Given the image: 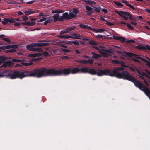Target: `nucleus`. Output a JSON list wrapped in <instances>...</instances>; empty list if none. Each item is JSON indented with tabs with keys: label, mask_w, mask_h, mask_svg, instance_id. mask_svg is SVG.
Listing matches in <instances>:
<instances>
[{
	"label": "nucleus",
	"mask_w": 150,
	"mask_h": 150,
	"mask_svg": "<svg viewBox=\"0 0 150 150\" xmlns=\"http://www.w3.org/2000/svg\"><path fill=\"white\" fill-rule=\"evenodd\" d=\"M68 29H65L62 30L60 33V35H62L65 33H67L69 32Z\"/></svg>",
	"instance_id": "nucleus-29"
},
{
	"label": "nucleus",
	"mask_w": 150,
	"mask_h": 150,
	"mask_svg": "<svg viewBox=\"0 0 150 150\" xmlns=\"http://www.w3.org/2000/svg\"><path fill=\"white\" fill-rule=\"evenodd\" d=\"M69 58L67 56H63L62 57V59H69Z\"/></svg>",
	"instance_id": "nucleus-63"
},
{
	"label": "nucleus",
	"mask_w": 150,
	"mask_h": 150,
	"mask_svg": "<svg viewBox=\"0 0 150 150\" xmlns=\"http://www.w3.org/2000/svg\"><path fill=\"white\" fill-rule=\"evenodd\" d=\"M0 61L2 63H4L5 61V59L4 56H0Z\"/></svg>",
	"instance_id": "nucleus-41"
},
{
	"label": "nucleus",
	"mask_w": 150,
	"mask_h": 150,
	"mask_svg": "<svg viewBox=\"0 0 150 150\" xmlns=\"http://www.w3.org/2000/svg\"><path fill=\"white\" fill-rule=\"evenodd\" d=\"M126 25L129 29L132 30H134V28L131 26L130 24L127 23L126 24Z\"/></svg>",
	"instance_id": "nucleus-44"
},
{
	"label": "nucleus",
	"mask_w": 150,
	"mask_h": 150,
	"mask_svg": "<svg viewBox=\"0 0 150 150\" xmlns=\"http://www.w3.org/2000/svg\"><path fill=\"white\" fill-rule=\"evenodd\" d=\"M84 2H86V4L90 5H93V4H95L96 3L93 1L91 0H83Z\"/></svg>",
	"instance_id": "nucleus-24"
},
{
	"label": "nucleus",
	"mask_w": 150,
	"mask_h": 150,
	"mask_svg": "<svg viewBox=\"0 0 150 150\" xmlns=\"http://www.w3.org/2000/svg\"><path fill=\"white\" fill-rule=\"evenodd\" d=\"M23 61V60H21L20 59H13L12 60V62H21Z\"/></svg>",
	"instance_id": "nucleus-48"
},
{
	"label": "nucleus",
	"mask_w": 150,
	"mask_h": 150,
	"mask_svg": "<svg viewBox=\"0 0 150 150\" xmlns=\"http://www.w3.org/2000/svg\"><path fill=\"white\" fill-rule=\"evenodd\" d=\"M96 38H103V36L101 35L98 34L96 36Z\"/></svg>",
	"instance_id": "nucleus-56"
},
{
	"label": "nucleus",
	"mask_w": 150,
	"mask_h": 150,
	"mask_svg": "<svg viewBox=\"0 0 150 150\" xmlns=\"http://www.w3.org/2000/svg\"><path fill=\"white\" fill-rule=\"evenodd\" d=\"M85 8L87 11H85L87 14L90 15H92L93 13V12L91 11L93 9V8L92 7H90L89 6H86Z\"/></svg>",
	"instance_id": "nucleus-15"
},
{
	"label": "nucleus",
	"mask_w": 150,
	"mask_h": 150,
	"mask_svg": "<svg viewBox=\"0 0 150 150\" xmlns=\"http://www.w3.org/2000/svg\"><path fill=\"white\" fill-rule=\"evenodd\" d=\"M145 62L146 63L147 65L150 68V62L146 60Z\"/></svg>",
	"instance_id": "nucleus-57"
},
{
	"label": "nucleus",
	"mask_w": 150,
	"mask_h": 150,
	"mask_svg": "<svg viewBox=\"0 0 150 150\" xmlns=\"http://www.w3.org/2000/svg\"><path fill=\"white\" fill-rule=\"evenodd\" d=\"M24 12L26 15H29L35 13V12L31 9H28L27 10L25 11Z\"/></svg>",
	"instance_id": "nucleus-22"
},
{
	"label": "nucleus",
	"mask_w": 150,
	"mask_h": 150,
	"mask_svg": "<svg viewBox=\"0 0 150 150\" xmlns=\"http://www.w3.org/2000/svg\"><path fill=\"white\" fill-rule=\"evenodd\" d=\"M126 42L127 43L131 42V43H134L135 42V41L133 40H127L126 41Z\"/></svg>",
	"instance_id": "nucleus-62"
},
{
	"label": "nucleus",
	"mask_w": 150,
	"mask_h": 150,
	"mask_svg": "<svg viewBox=\"0 0 150 150\" xmlns=\"http://www.w3.org/2000/svg\"><path fill=\"white\" fill-rule=\"evenodd\" d=\"M64 17L63 16H61L60 17H59V21H63L64 20Z\"/></svg>",
	"instance_id": "nucleus-53"
},
{
	"label": "nucleus",
	"mask_w": 150,
	"mask_h": 150,
	"mask_svg": "<svg viewBox=\"0 0 150 150\" xmlns=\"http://www.w3.org/2000/svg\"><path fill=\"white\" fill-rule=\"evenodd\" d=\"M87 60H80L78 62L79 63L83 64H86L87 63Z\"/></svg>",
	"instance_id": "nucleus-42"
},
{
	"label": "nucleus",
	"mask_w": 150,
	"mask_h": 150,
	"mask_svg": "<svg viewBox=\"0 0 150 150\" xmlns=\"http://www.w3.org/2000/svg\"><path fill=\"white\" fill-rule=\"evenodd\" d=\"M73 44H74L75 45H80V44L79 42L78 41H74L73 42Z\"/></svg>",
	"instance_id": "nucleus-55"
},
{
	"label": "nucleus",
	"mask_w": 150,
	"mask_h": 150,
	"mask_svg": "<svg viewBox=\"0 0 150 150\" xmlns=\"http://www.w3.org/2000/svg\"><path fill=\"white\" fill-rule=\"evenodd\" d=\"M108 76L111 77H115L123 79L125 80H127L132 82L135 86L138 87L141 84V83L139 81L133 77L130 73L126 71H123L122 72L114 71V73L111 72V70H110Z\"/></svg>",
	"instance_id": "nucleus-3"
},
{
	"label": "nucleus",
	"mask_w": 150,
	"mask_h": 150,
	"mask_svg": "<svg viewBox=\"0 0 150 150\" xmlns=\"http://www.w3.org/2000/svg\"><path fill=\"white\" fill-rule=\"evenodd\" d=\"M2 39L4 40V41H6V42H11V40L8 38H3Z\"/></svg>",
	"instance_id": "nucleus-51"
},
{
	"label": "nucleus",
	"mask_w": 150,
	"mask_h": 150,
	"mask_svg": "<svg viewBox=\"0 0 150 150\" xmlns=\"http://www.w3.org/2000/svg\"><path fill=\"white\" fill-rule=\"evenodd\" d=\"M126 6H128L130 8H131L132 9L134 10H137V11H139V8H135L131 4H126Z\"/></svg>",
	"instance_id": "nucleus-27"
},
{
	"label": "nucleus",
	"mask_w": 150,
	"mask_h": 150,
	"mask_svg": "<svg viewBox=\"0 0 150 150\" xmlns=\"http://www.w3.org/2000/svg\"><path fill=\"white\" fill-rule=\"evenodd\" d=\"M100 20L103 21H106L107 20H106L105 18H104V17L102 16H100Z\"/></svg>",
	"instance_id": "nucleus-60"
},
{
	"label": "nucleus",
	"mask_w": 150,
	"mask_h": 150,
	"mask_svg": "<svg viewBox=\"0 0 150 150\" xmlns=\"http://www.w3.org/2000/svg\"><path fill=\"white\" fill-rule=\"evenodd\" d=\"M87 63H88L90 64H92L94 62V60L93 59H89L87 60Z\"/></svg>",
	"instance_id": "nucleus-50"
},
{
	"label": "nucleus",
	"mask_w": 150,
	"mask_h": 150,
	"mask_svg": "<svg viewBox=\"0 0 150 150\" xmlns=\"http://www.w3.org/2000/svg\"><path fill=\"white\" fill-rule=\"evenodd\" d=\"M93 47L98 50L102 56L105 57H108L110 56V54H112L113 52L111 49L106 50L104 48L99 49L97 47Z\"/></svg>",
	"instance_id": "nucleus-6"
},
{
	"label": "nucleus",
	"mask_w": 150,
	"mask_h": 150,
	"mask_svg": "<svg viewBox=\"0 0 150 150\" xmlns=\"http://www.w3.org/2000/svg\"><path fill=\"white\" fill-rule=\"evenodd\" d=\"M61 50L63 52H69L70 51V50L69 49L61 48Z\"/></svg>",
	"instance_id": "nucleus-46"
},
{
	"label": "nucleus",
	"mask_w": 150,
	"mask_h": 150,
	"mask_svg": "<svg viewBox=\"0 0 150 150\" xmlns=\"http://www.w3.org/2000/svg\"><path fill=\"white\" fill-rule=\"evenodd\" d=\"M137 71L139 74L138 76L142 79L144 80V82L145 84L147 86H148L149 84L146 81V80L144 79V77H147L149 79V80L148 81L150 83V72L148 71L147 70H146L147 74L150 76H149L147 74L145 73L144 72H141L138 70H137Z\"/></svg>",
	"instance_id": "nucleus-7"
},
{
	"label": "nucleus",
	"mask_w": 150,
	"mask_h": 150,
	"mask_svg": "<svg viewBox=\"0 0 150 150\" xmlns=\"http://www.w3.org/2000/svg\"><path fill=\"white\" fill-rule=\"evenodd\" d=\"M42 55V53H35L34 54H30L28 55V56L33 58L36 57H39Z\"/></svg>",
	"instance_id": "nucleus-20"
},
{
	"label": "nucleus",
	"mask_w": 150,
	"mask_h": 150,
	"mask_svg": "<svg viewBox=\"0 0 150 150\" xmlns=\"http://www.w3.org/2000/svg\"><path fill=\"white\" fill-rule=\"evenodd\" d=\"M50 44L48 42L38 43H32L26 46L27 49L30 51H37L40 52L42 51V49L40 48H35V47H42L49 45Z\"/></svg>",
	"instance_id": "nucleus-5"
},
{
	"label": "nucleus",
	"mask_w": 150,
	"mask_h": 150,
	"mask_svg": "<svg viewBox=\"0 0 150 150\" xmlns=\"http://www.w3.org/2000/svg\"><path fill=\"white\" fill-rule=\"evenodd\" d=\"M64 37L65 39H67L69 38H72V36H69L67 35H64Z\"/></svg>",
	"instance_id": "nucleus-58"
},
{
	"label": "nucleus",
	"mask_w": 150,
	"mask_h": 150,
	"mask_svg": "<svg viewBox=\"0 0 150 150\" xmlns=\"http://www.w3.org/2000/svg\"><path fill=\"white\" fill-rule=\"evenodd\" d=\"M117 52V53L121 55H122L123 56H127L129 57H133L134 56H135L134 57L136 58L140 59L141 60L144 62L145 61H146V60L145 59L141 57H138L137 55H135L134 54L132 53L129 52H122L119 51H118Z\"/></svg>",
	"instance_id": "nucleus-8"
},
{
	"label": "nucleus",
	"mask_w": 150,
	"mask_h": 150,
	"mask_svg": "<svg viewBox=\"0 0 150 150\" xmlns=\"http://www.w3.org/2000/svg\"><path fill=\"white\" fill-rule=\"evenodd\" d=\"M42 54L44 56L46 57L49 55V53L45 51L42 52Z\"/></svg>",
	"instance_id": "nucleus-45"
},
{
	"label": "nucleus",
	"mask_w": 150,
	"mask_h": 150,
	"mask_svg": "<svg viewBox=\"0 0 150 150\" xmlns=\"http://www.w3.org/2000/svg\"><path fill=\"white\" fill-rule=\"evenodd\" d=\"M59 14H54L53 16V17L54 18V21L56 22L58 20H59Z\"/></svg>",
	"instance_id": "nucleus-26"
},
{
	"label": "nucleus",
	"mask_w": 150,
	"mask_h": 150,
	"mask_svg": "<svg viewBox=\"0 0 150 150\" xmlns=\"http://www.w3.org/2000/svg\"><path fill=\"white\" fill-rule=\"evenodd\" d=\"M112 62L115 64H120V62L117 60H112Z\"/></svg>",
	"instance_id": "nucleus-49"
},
{
	"label": "nucleus",
	"mask_w": 150,
	"mask_h": 150,
	"mask_svg": "<svg viewBox=\"0 0 150 150\" xmlns=\"http://www.w3.org/2000/svg\"><path fill=\"white\" fill-rule=\"evenodd\" d=\"M121 11H115V12L117 13V14H118L120 17H122L123 18L124 20L126 21H127L128 19V18L127 17H126L124 16L125 15L122 14L120 12Z\"/></svg>",
	"instance_id": "nucleus-19"
},
{
	"label": "nucleus",
	"mask_w": 150,
	"mask_h": 150,
	"mask_svg": "<svg viewBox=\"0 0 150 150\" xmlns=\"http://www.w3.org/2000/svg\"><path fill=\"white\" fill-rule=\"evenodd\" d=\"M126 25L129 29L132 30H134V28L131 26L130 24L127 23L126 24Z\"/></svg>",
	"instance_id": "nucleus-43"
},
{
	"label": "nucleus",
	"mask_w": 150,
	"mask_h": 150,
	"mask_svg": "<svg viewBox=\"0 0 150 150\" xmlns=\"http://www.w3.org/2000/svg\"><path fill=\"white\" fill-rule=\"evenodd\" d=\"M15 22V20L12 18H4V20L1 22V23L4 25H6L8 23H14Z\"/></svg>",
	"instance_id": "nucleus-11"
},
{
	"label": "nucleus",
	"mask_w": 150,
	"mask_h": 150,
	"mask_svg": "<svg viewBox=\"0 0 150 150\" xmlns=\"http://www.w3.org/2000/svg\"><path fill=\"white\" fill-rule=\"evenodd\" d=\"M75 28H76V27L75 26H71V27H68L67 28V29H68L69 32L70 31H71L73 30H74Z\"/></svg>",
	"instance_id": "nucleus-37"
},
{
	"label": "nucleus",
	"mask_w": 150,
	"mask_h": 150,
	"mask_svg": "<svg viewBox=\"0 0 150 150\" xmlns=\"http://www.w3.org/2000/svg\"><path fill=\"white\" fill-rule=\"evenodd\" d=\"M72 12L74 13V15H76V16L79 12V10L77 9L74 8L72 9Z\"/></svg>",
	"instance_id": "nucleus-35"
},
{
	"label": "nucleus",
	"mask_w": 150,
	"mask_h": 150,
	"mask_svg": "<svg viewBox=\"0 0 150 150\" xmlns=\"http://www.w3.org/2000/svg\"><path fill=\"white\" fill-rule=\"evenodd\" d=\"M71 35L72 36L71 38L72 39H82L83 38V36L82 35L76 33H72Z\"/></svg>",
	"instance_id": "nucleus-14"
},
{
	"label": "nucleus",
	"mask_w": 150,
	"mask_h": 150,
	"mask_svg": "<svg viewBox=\"0 0 150 150\" xmlns=\"http://www.w3.org/2000/svg\"><path fill=\"white\" fill-rule=\"evenodd\" d=\"M58 45H59L60 46L65 48H67V46L66 45H64V44H62L61 42H58Z\"/></svg>",
	"instance_id": "nucleus-40"
},
{
	"label": "nucleus",
	"mask_w": 150,
	"mask_h": 150,
	"mask_svg": "<svg viewBox=\"0 0 150 150\" xmlns=\"http://www.w3.org/2000/svg\"><path fill=\"white\" fill-rule=\"evenodd\" d=\"M8 4H15L16 2L13 0H8L6 1Z\"/></svg>",
	"instance_id": "nucleus-39"
},
{
	"label": "nucleus",
	"mask_w": 150,
	"mask_h": 150,
	"mask_svg": "<svg viewBox=\"0 0 150 150\" xmlns=\"http://www.w3.org/2000/svg\"><path fill=\"white\" fill-rule=\"evenodd\" d=\"M1 67H4L6 68L7 66H9L11 65V62L9 61L4 62Z\"/></svg>",
	"instance_id": "nucleus-23"
},
{
	"label": "nucleus",
	"mask_w": 150,
	"mask_h": 150,
	"mask_svg": "<svg viewBox=\"0 0 150 150\" xmlns=\"http://www.w3.org/2000/svg\"><path fill=\"white\" fill-rule=\"evenodd\" d=\"M83 67L81 68H79L78 67H75L72 69H70L71 73L72 74H75L78 73H83L82 71V69Z\"/></svg>",
	"instance_id": "nucleus-12"
},
{
	"label": "nucleus",
	"mask_w": 150,
	"mask_h": 150,
	"mask_svg": "<svg viewBox=\"0 0 150 150\" xmlns=\"http://www.w3.org/2000/svg\"><path fill=\"white\" fill-rule=\"evenodd\" d=\"M28 76L41 78L40 67L36 68L29 71H14L11 74H10V78L12 79L17 78L22 79Z\"/></svg>",
	"instance_id": "nucleus-2"
},
{
	"label": "nucleus",
	"mask_w": 150,
	"mask_h": 150,
	"mask_svg": "<svg viewBox=\"0 0 150 150\" xmlns=\"http://www.w3.org/2000/svg\"><path fill=\"white\" fill-rule=\"evenodd\" d=\"M69 19H71L73 18H75L76 16V15H74L72 12L70 11L69 12Z\"/></svg>",
	"instance_id": "nucleus-25"
},
{
	"label": "nucleus",
	"mask_w": 150,
	"mask_h": 150,
	"mask_svg": "<svg viewBox=\"0 0 150 150\" xmlns=\"http://www.w3.org/2000/svg\"><path fill=\"white\" fill-rule=\"evenodd\" d=\"M10 72L7 70H0V77L6 76H10Z\"/></svg>",
	"instance_id": "nucleus-13"
},
{
	"label": "nucleus",
	"mask_w": 150,
	"mask_h": 150,
	"mask_svg": "<svg viewBox=\"0 0 150 150\" xmlns=\"http://www.w3.org/2000/svg\"><path fill=\"white\" fill-rule=\"evenodd\" d=\"M40 70L41 77L48 76H67L71 74L70 68L56 69L53 68L47 69L43 67H40Z\"/></svg>",
	"instance_id": "nucleus-1"
},
{
	"label": "nucleus",
	"mask_w": 150,
	"mask_h": 150,
	"mask_svg": "<svg viewBox=\"0 0 150 150\" xmlns=\"http://www.w3.org/2000/svg\"><path fill=\"white\" fill-rule=\"evenodd\" d=\"M94 11L96 12L99 13L100 11L101 8L99 7H94L93 8Z\"/></svg>",
	"instance_id": "nucleus-33"
},
{
	"label": "nucleus",
	"mask_w": 150,
	"mask_h": 150,
	"mask_svg": "<svg viewBox=\"0 0 150 150\" xmlns=\"http://www.w3.org/2000/svg\"><path fill=\"white\" fill-rule=\"evenodd\" d=\"M119 37H117L115 35L113 36V38L115 40H118Z\"/></svg>",
	"instance_id": "nucleus-64"
},
{
	"label": "nucleus",
	"mask_w": 150,
	"mask_h": 150,
	"mask_svg": "<svg viewBox=\"0 0 150 150\" xmlns=\"http://www.w3.org/2000/svg\"><path fill=\"white\" fill-rule=\"evenodd\" d=\"M52 21V19L50 18L47 19V20H45V21L44 22V25H46Z\"/></svg>",
	"instance_id": "nucleus-28"
},
{
	"label": "nucleus",
	"mask_w": 150,
	"mask_h": 150,
	"mask_svg": "<svg viewBox=\"0 0 150 150\" xmlns=\"http://www.w3.org/2000/svg\"><path fill=\"white\" fill-rule=\"evenodd\" d=\"M33 64V63L32 62H30L29 63H25L24 62H22L21 63V64L22 65L26 66L31 65Z\"/></svg>",
	"instance_id": "nucleus-30"
},
{
	"label": "nucleus",
	"mask_w": 150,
	"mask_h": 150,
	"mask_svg": "<svg viewBox=\"0 0 150 150\" xmlns=\"http://www.w3.org/2000/svg\"><path fill=\"white\" fill-rule=\"evenodd\" d=\"M106 24L108 26H112L114 25V23H113L110 22L106 21Z\"/></svg>",
	"instance_id": "nucleus-47"
},
{
	"label": "nucleus",
	"mask_w": 150,
	"mask_h": 150,
	"mask_svg": "<svg viewBox=\"0 0 150 150\" xmlns=\"http://www.w3.org/2000/svg\"><path fill=\"white\" fill-rule=\"evenodd\" d=\"M21 23H20L19 22H17L14 24V26L15 27H17L18 26H20L21 25Z\"/></svg>",
	"instance_id": "nucleus-52"
},
{
	"label": "nucleus",
	"mask_w": 150,
	"mask_h": 150,
	"mask_svg": "<svg viewBox=\"0 0 150 150\" xmlns=\"http://www.w3.org/2000/svg\"><path fill=\"white\" fill-rule=\"evenodd\" d=\"M21 24L23 25L33 26L35 24V23L33 22L25 21L23 22H21Z\"/></svg>",
	"instance_id": "nucleus-16"
},
{
	"label": "nucleus",
	"mask_w": 150,
	"mask_h": 150,
	"mask_svg": "<svg viewBox=\"0 0 150 150\" xmlns=\"http://www.w3.org/2000/svg\"><path fill=\"white\" fill-rule=\"evenodd\" d=\"M119 64H120L121 66V67H114L113 68L112 71L111 70L110 72L114 73L115 72L114 71H115V70H116V71H117V72L121 71L125 69V68H127L128 67V66L125 65V63L122 61L120 62Z\"/></svg>",
	"instance_id": "nucleus-10"
},
{
	"label": "nucleus",
	"mask_w": 150,
	"mask_h": 150,
	"mask_svg": "<svg viewBox=\"0 0 150 150\" xmlns=\"http://www.w3.org/2000/svg\"><path fill=\"white\" fill-rule=\"evenodd\" d=\"M35 0H32L30 1L27 2L26 3V4H31L34 2H35Z\"/></svg>",
	"instance_id": "nucleus-59"
},
{
	"label": "nucleus",
	"mask_w": 150,
	"mask_h": 150,
	"mask_svg": "<svg viewBox=\"0 0 150 150\" xmlns=\"http://www.w3.org/2000/svg\"><path fill=\"white\" fill-rule=\"evenodd\" d=\"M146 46L144 47L141 45H138L136 46V48L141 50L147 49L150 51V46L148 45H146Z\"/></svg>",
	"instance_id": "nucleus-17"
},
{
	"label": "nucleus",
	"mask_w": 150,
	"mask_h": 150,
	"mask_svg": "<svg viewBox=\"0 0 150 150\" xmlns=\"http://www.w3.org/2000/svg\"><path fill=\"white\" fill-rule=\"evenodd\" d=\"M62 15L64 19L66 20H69V15L68 12H65L63 13Z\"/></svg>",
	"instance_id": "nucleus-31"
},
{
	"label": "nucleus",
	"mask_w": 150,
	"mask_h": 150,
	"mask_svg": "<svg viewBox=\"0 0 150 150\" xmlns=\"http://www.w3.org/2000/svg\"><path fill=\"white\" fill-rule=\"evenodd\" d=\"M120 12L122 14L125 16H128L129 18L131 20H133V18H132L133 16L131 15L129 12L127 11H121Z\"/></svg>",
	"instance_id": "nucleus-18"
},
{
	"label": "nucleus",
	"mask_w": 150,
	"mask_h": 150,
	"mask_svg": "<svg viewBox=\"0 0 150 150\" xmlns=\"http://www.w3.org/2000/svg\"><path fill=\"white\" fill-rule=\"evenodd\" d=\"M5 46L6 49H9L11 48H16V45H6Z\"/></svg>",
	"instance_id": "nucleus-32"
},
{
	"label": "nucleus",
	"mask_w": 150,
	"mask_h": 150,
	"mask_svg": "<svg viewBox=\"0 0 150 150\" xmlns=\"http://www.w3.org/2000/svg\"><path fill=\"white\" fill-rule=\"evenodd\" d=\"M82 69L83 73H88L92 75L96 74L98 76H101L103 75L108 76L109 72L110 71V69L102 70L98 69L96 71L94 68L90 69V68L87 67H83Z\"/></svg>",
	"instance_id": "nucleus-4"
},
{
	"label": "nucleus",
	"mask_w": 150,
	"mask_h": 150,
	"mask_svg": "<svg viewBox=\"0 0 150 150\" xmlns=\"http://www.w3.org/2000/svg\"><path fill=\"white\" fill-rule=\"evenodd\" d=\"M118 40L121 41L122 42L125 41V38L122 37H119Z\"/></svg>",
	"instance_id": "nucleus-38"
},
{
	"label": "nucleus",
	"mask_w": 150,
	"mask_h": 150,
	"mask_svg": "<svg viewBox=\"0 0 150 150\" xmlns=\"http://www.w3.org/2000/svg\"><path fill=\"white\" fill-rule=\"evenodd\" d=\"M80 28H84L86 29H88L91 30L94 33H102L105 31L104 29H99L98 30H97L95 29H93L91 27L87 25H84V24L81 23L79 25Z\"/></svg>",
	"instance_id": "nucleus-9"
},
{
	"label": "nucleus",
	"mask_w": 150,
	"mask_h": 150,
	"mask_svg": "<svg viewBox=\"0 0 150 150\" xmlns=\"http://www.w3.org/2000/svg\"><path fill=\"white\" fill-rule=\"evenodd\" d=\"M15 50L14 49H10L9 50L6 51V52H15Z\"/></svg>",
	"instance_id": "nucleus-54"
},
{
	"label": "nucleus",
	"mask_w": 150,
	"mask_h": 150,
	"mask_svg": "<svg viewBox=\"0 0 150 150\" xmlns=\"http://www.w3.org/2000/svg\"><path fill=\"white\" fill-rule=\"evenodd\" d=\"M46 20V18H42V19H40L38 20L37 22H42L45 20Z\"/></svg>",
	"instance_id": "nucleus-61"
},
{
	"label": "nucleus",
	"mask_w": 150,
	"mask_h": 150,
	"mask_svg": "<svg viewBox=\"0 0 150 150\" xmlns=\"http://www.w3.org/2000/svg\"><path fill=\"white\" fill-rule=\"evenodd\" d=\"M114 3L118 6L122 7L124 6V5L120 2L114 1Z\"/></svg>",
	"instance_id": "nucleus-34"
},
{
	"label": "nucleus",
	"mask_w": 150,
	"mask_h": 150,
	"mask_svg": "<svg viewBox=\"0 0 150 150\" xmlns=\"http://www.w3.org/2000/svg\"><path fill=\"white\" fill-rule=\"evenodd\" d=\"M91 53L93 55V56L92 57V58L94 59H98L100 58L101 57V55L97 54L94 52H92Z\"/></svg>",
	"instance_id": "nucleus-21"
},
{
	"label": "nucleus",
	"mask_w": 150,
	"mask_h": 150,
	"mask_svg": "<svg viewBox=\"0 0 150 150\" xmlns=\"http://www.w3.org/2000/svg\"><path fill=\"white\" fill-rule=\"evenodd\" d=\"M89 40L88 43L89 44L91 45H97V43L95 42L93 40Z\"/></svg>",
	"instance_id": "nucleus-36"
}]
</instances>
